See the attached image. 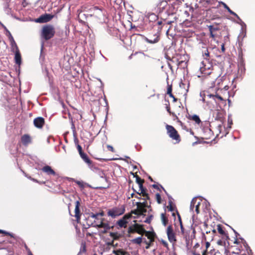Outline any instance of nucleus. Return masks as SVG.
Wrapping results in <instances>:
<instances>
[{
  "label": "nucleus",
  "instance_id": "f257e3e1",
  "mask_svg": "<svg viewBox=\"0 0 255 255\" xmlns=\"http://www.w3.org/2000/svg\"><path fill=\"white\" fill-rule=\"evenodd\" d=\"M104 213H94L93 227L101 229L102 233H106L110 229V226L108 222L103 218Z\"/></svg>",
  "mask_w": 255,
  "mask_h": 255
},
{
  "label": "nucleus",
  "instance_id": "f03ea898",
  "mask_svg": "<svg viewBox=\"0 0 255 255\" xmlns=\"http://www.w3.org/2000/svg\"><path fill=\"white\" fill-rule=\"evenodd\" d=\"M91 15L96 18L101 23L106 22L107 19L106 11L103 8L94 6L89 9Z\"/></svg>",
  "mask_w": 255,
  "mask_h": 255
},
{
  "label": "nucleus",
  "instance_id": "7ed1b4c3",
  "mask_svg": "<svg viewBox=\"0 0 255 255\" xmlns=\"http://www.w3.org/2000/svg\"><path fill=\"white\" fill-rule=\"evenodd\" d=\"M55 29L51 25L44 26L42 29L41 35L46 40L51 39L55 34Z\"/></svg>",
  "mask_w": 255,
  "mask_h": 255
},
{
  "label": "nucleus",
  "instance_id": "20e7f679",
  "mask_svg": "<svg viewBox=\"0 0 255 255\" xmlns=\"http://www.w3.org/2000/svg\"><path fill=\"white\" fill-rule=\"evenodd\" d=\"M212 65L208 62H202L200 66L201 74H203L205 76L213 74L214 73L212 72Z\"/></svg>",
  "mask_w": 255,
  "mask_h": 255
},
{
  "label": "nucleus",
  "instance_id": "39448f33",
  "mask_svg": "<svg viewBox=\"0 0 255 255\" xmlns=\"http://www.w3.org/2000/svg\"><path fill=\"white\" fill-rule=\"evenodd\" d=\"M221 92H222V90L218 89L215 94H209L207 95V96L210 98H212L217 104L222 103L226 104V101L220 94Z\"/></svg>",
  "mask_w": 255,
  "mask_h": 255
},
{
  "label": "nucleus",
  "instance_id": "423d86ee",
  "mask_svg": "<svg viewBox=\"0 0 255 255\" xmlns=\"http://www.w3.org/2000/svg\"><path fill=\"white\" fill-rule=\"evenodd\" d=\"M128 232L130 233L136 232L140 235H143L145 232V230L143 228V225L135 223L129 228Z\"/></svg>",
  "mask_w": 255,
  "mask_h": 255
},
{
  "label": "nucleus",
  "instance_id": "0eeeda50",
  "mask_svg": "<svg viewBox=\"0 0 255 255\" xmlns=\"http://www.w3.org/2000/svg\"><path fill=\"white\" fill-rule=\"evenodd\" d=\"M166 128L167 130V133L170 137L179 142L180 141L179 136L176 129L172 126L169 125H166Z\"/></svg>",
  "mask_w": 255,
  "mask_h": 255
},
{
  "label": "nucleus",
  "instance_id": "6e6552de",
  "mask_svg": "<svg viewBox=\"0 0 255 255\" xmlns=\"http://www.w3.org/2000/svg\"><path fill=\"white\" fill-rule=\"evenodd\" d=\"M80 155L83 160L88 165L89 168L91 170L95 171L97 169L93 161L89 158L86 153H84Z\"/></svg>",
  "mask_w": 255,
  "mask_h": 255
},
{
  "label": "nucleus",
  "instance_id": "1a4fd4ad",
  "mask_svg": "<svg viewBox=\"0 0 255 255\" xmlns=\"http://www.w3.org/2000/svg\"><path fill=\"white\" fill-rule=\"evenodd\" d=\"M166 233L168 237V239L169 241L172 243L173 244H175L176 242V239L175 237V234L173 231V230L171 226H169L166 230Z\"/></svg>",
  "mask_w": 255,
  "mask_h": 255
},
{
  "label": "nucleus",
  "instance_id": "9d476101",
  "mask_svg": "<svg viewBox=\"0 0 255 255\" xmlns=\"http://www.w3.org/2000/svg\"><path fill=\"white\" fill-rule=\"evenodd\" d=\"M200 201H198V198L196 197L194 198L191 202L190 210L191 211L193 212L194 208H195V211L197 214L199 213V207L200 204Z\"/></svg>",
  "mask_w": 255,
  "mask_h": 255
},
{
  "label": "nucleus",
  "instance_id": "9b49d317",
  "mask_svg": "<svg viewBox=\"0 0 255 255\" xmlns=\"http://www.w3.org/2000/svg\"><path fill=\"white\" fill-rule=\"evenodd\" d=\"M54 17L53 15L50 14H45L41 15L39 18L35 20L36 22L45 23L49 21Z\"/></svg>",
  "mask_w": 255,
  "mask_h": 255
},
{
  "label": "nucleus",
  "instance_id": "f8f14e48",
  "mask_svg": "<svg viewBox=\"0 0 255 255\" xmlns=\"http://www.w3.org/2000/svg\"><path fill=\"white\" fill-rule=\"evenodd\" d=\"M136 182L138 184L139 190L140 191V193H138L139 195H140V194H142V196L143 197H145L147 199L148 198V195L146 193L145 190L143 188V181L142 180L140 177L138 176L136 177Z\"/></svg>",
  "mask_w": 255,
  "mask_h": 255
},
{
  "label": "nucleus",
  "instance_id": "ddd939ff",
  "mask_svg": "<svg viewBox=\"0 0 255 255\" xmlns=\"http://www.w3.org/2000/svg\"><path fill=\"white\" fill-rule=\"evenodd\" d=\"M149 199V197L147 198V199ZM145 201L143 202H136V205L137 207V208H139L140 211H142L144 213L146 212V209L145 208H147L149 207L148 202L146 201L147 200V198L145 197H144L143 199Z\"/></svg>",
  "mask_w": 255,
  "mask_h": 255
},
{
  "label": "nucleus",
  "instance_id": "4468645a",
  "mask_svg": "<svg viewBox=\"0 0 255 255\" xmlns=\"http://www.w3.org/2000/svg\"><path fill=\"white\" fill-rule=\"evenodd\" d=\"M34 126L38 128H41L44 124V119L42 117H37L33 121Z\"/></svg>",
  "mask_w": 255,
  "mask_h": 255
},
{
  "label": "nucleus",
  "instance_id": "2eb2a0df",
  "mask_svg": "<svg viewBox=\"0 0 255 255\" xmlns=\"http://www.w3.org/2000/svg\"><path fill=\"white\" fill-rule=\"evenodd\" d=\"M80 202L79 201L76 202L75 208V217L76 218V221L78 223L79 222L80 220V211L79 209Z\"/></svg>",
  "mask_w": 255,
  "mask_h": 255
},
{
  "label": "nucleus",
  "instance_id": "dca6fc26",
  "mask_svg": "<svg viewBox=\"0 0 255 255\" xmlns=\"http://www.w3.org/2000/svg\"><path fill=\"white\" fill-rule=\"evenodd\" d=\"M93 219H94V213H92L89 214L88 217L86 219V224L87 227L85 226V228H88L91 226L93 227Z\"/></svg>",
  "mask_w": 255,
  "mask_h": 255
},
{
  "label": "nucleus",
  "instance_id": "f3484780",
  "mask_svg": "<svg viewBox=\"0 0 255 255\" xmlns=\"http://www.w3.org/2000/svg\"><path fill=\"white\" fill-rule=\"evenodd\" d=\"M144 40L148 43L154 44L158 42L159 40V35L155 34L154 35V38H148L147 37H144Z\"/></svg>",
  "mask_w": 255,
  "mask_h": 255
},
{
  "label": "nucleus",
  "instance_id": "a211bd4d",
  "mask_svg": "<svg viewBox=\"0 0 255 255\" xmlns=\"http://www.w3.org/2000/svg\"><path fill=\"white\" fill-rule=\"evenodd\" d=\"M42 170L46 173L47 175H55V172L51 168V167L48 165H46L42 168Z\"/></svg>",
  "mask_w": 255,
  "mask_h": 255
},
{
  "label": "nucleus",
  "instance_id": "6ab92c4d",
  "mask_svg": "<svg viewBox=\"0 0 255 255\" xmlns=\"http://www.w3.org/2000/svg\"><path fill=\"white\" fill-rule=\"evenodd\" d=\"M9 34L10 35V40L11 42V51L13 52L16 51L17 50H19L18 48L16 45V42H15L13 38L11 36V34L9 32Z\"/></svg>",
  "mask_w": 255,
  "mask_h": 255
},
{
  "label": "nucleus",
  "instance_id": "aec40b11",
  "mask_svg": "<svg viewBox=\"0 0 255 255\" xmlns=\"http://www.w3.org/2000/svg\"><path fill=\"white\" fill-rule=\"evenodd\" d=\"M15 56H14V61L16 64L19 66L21 64V57L20 52L19 50H17L15 51Z\"/></svg>",
  "mask_w": 255,
  "mask_h": 255
},
{
  "label": "nucleus",
  "instance_id": "412c9836",
  "mask_svg": "<svg viewBox=\"0 0 255 255\" xmlns=\"http://www.w3.org/2000/svg\"><path fill=\"white\" fill-rule=\"evenodd\" d=\"M21 142L24 145H27L31 142V138L29 135L24 134L21 137Z\"/></svg>",
  "mask_w": 255,
  "mask_h": 255
},
{
  "label": "nucleus",
  "instance_id": "4be33fe9",
  "mask_svg": "<svg viewBox=\"0 0 255 255\" xmlns=\"http://www.w3.org/2000/svg\"><path fill=\"white\" fill-rule=\"evenodd\" d=\"M126 218H128V217H127L126 216H125V217L122 219L119 220L117 222V224L118 226H119L120 227H126L127 226V224L128 223V222L126 221Z\"/></svg>",
  "mask_w": 255,
  "mask_h": 255
},
{
  "label": "nucleus",
  "instance_id": "5701e85b",
  "mask_svg": "<svg viewBox=\"0 0 255 255\" xmlns=\"http://www.w3.org/2000/svg\"><path fill=\"white\" fill-rule=\"evenodd\" d=\"M110 236L113 238V241L119 240L122 237L121 234L117 232H111Z\"/></svg>",
  "mask_w": 255,
  "mask_h": 255
},
{
  "label": "nucleus",
  "instance_id": "b1692460",
  "mask_svg": "<svg viewBox=\"0 0 255 255\" xmlns=\"http://www.w3.org/2000/svg\"><path fill=\"white\" fill-rule=\"evenodd\" d=\"M221 3L223 5L224 8H226L230 12V13L239 18L238 15L235 12L233 11L224 2H221Z\"/></svg>",
  "mask_w": 255,
  "mask_h": 255
},
{
  "label": "nucleus",
  "instance_id": "393cba45",
  "mask_svg": "<svg viewBox=\"0 0 255 255\" xmlns=\"http://www.w3.org/2000/svg\"><path fill=\"white\" fill-rule=\"evenodd\" d=\"M190 120H193L197 124H199L201 123V120L199 116L196 115L192 116L190 118Z\"/></svg>",
  "mask_w": 255,
  "mask_h": 255
},
{
  "label": "nucleus",
  "instance_id": "a878e982",
  "mask_svg": "<svg viewBox=\"0 0 255 255\" xmlns=\"http://www.w3.org/2000/svg\"><path fill=\"white\" fill-rule=\"evenodd\" d=\"M131 242L133 244H136L137 245H140L142 242V237H139L136 238H135L131 240Z\"/></svg>",
  "mask_w": 255,
  "mask_h": 255
},
{
  "label": "nucleus",
  "instance_id": "bb28decb",
  "mask_svg": "<svg viewBox=\"0 0 255 255\" xmlns=\"http://www.w3.org/2000/svg\"><path fill=\"white\" fill-rule=\"evenodd\" d=\"M132 213L134 215L138 216V215H143L144 213L143 212H142V211H140L139 208H137V209L136 210L132 211Z\"/></svg>",
  "mask_w": 255,
  "mask_h": 255
},
{
  "label": "nucleus",
  "instance_id": "cd10ccee",
  "mask_svg": "<svg viewBox=\"0 0 255 255\" xmlns=\"http://www.w3.org/2000/svg\"><path fill=\"white\" fill-rule=\"evenodd\" d=\"M208 28L209 29L210 32H214L215 31L219 30V28L217 26H214L213 25H209L208 26Z\"/></svg>",
  "mask_w": 255,
  "mask_h": 255
},
{
  "label": "nucleus",
  "instance_id": "c85d7f7f",
  "mask_svg": "<svg viewBox=\"0 0 255 255\" xmlns=\"http://www.w3.org/2000/svg\"><path fill=\"white\" fill-rule=\"evenodd\" d=\"M116 255H126L127 253L126 252L122 250H118L114 252Z\"/></svg>",
  "mask_w": 255,
  "mask_h": 255
},
{
  "label": "nucleus",
  "instance_id": "c756f323",
  "mask_svg": "<svg viewBox=\"0 0 255 255\" xmlns=\"http://www.w3.org/2000/svg\"><path fill=\"white\" fill-rule=\"evenodd\" d=\"M167 2L166 0H162L160 2L159 4V8L160 9H164L165 7L167 5Z\"/></svg>",
  "mask_w": 255,
  "mask_h": 255
},
{
  "label": "nucleus",
  "instance_id": "7c9ffc66",
  "mask_svg": "<svg viewBox=\"0 0 255 255\" xmlns=\"http://www.w3.org/2000/svg\"><path fill=\"white\" fill-rule=\"evenodd\" d=\"M108 216H111L113 218L116 217V216L117 215L115 211L114 210H109L108 212Z\"/></svg>",
  "mask_w": 255,
  "mask_h": 255
},
{
  "label": "nucleus",
  "instance_id": "2f4dec72",
  "mask_svg": "<svg viewBox=\"0 0 255 255\" xmlns=\"http://www.w3.org/2000/svg\"><path fill=\"white\" fill-rule=\"evenodd\" d=\"M161 220L162 224L164 226H166L167 222V219L165 217L164 215L163 214H161Z\"/></svg>",
  "mask_w": 255,
  "mask_h": 255
},
{
  "label": "nucleus",
  "instance_id": "473e14b6",
  "mask_svg": "<svg viewBox=\"0 0 255 255\" xmlns=\"http://www.w3.org/2000/svg\"><path fill=\"white\" fill-rule=\"evenodd\" d=\"M167 94L171 98H174V96L172 94V87L169 86L167 88Z\"/></svg>",
  "mask_w": 255,
  "mask_h": 255
},
{
  "label": "nucleus",
  "instance_id": "72a5a7b5",
  "mask_svg": "<svg viewBox=\"0 0 255 255\" xmlns=\"http://www.w3.org/2000/svg\"><path fill=\"white\" fill-rule=\"evenodd\" d=\"M218 232L221 234V235H224L225 234V232L224 231V230H223L222 228L221 227V226L220 225H218Z\"/></svg>",
  "mask_w": 255,
  "mask_h": 255
},
{
  "label": "nucleus",
  "instance_id": "f704fd0d",
  "mask_svg": "<svg viewBox=\"0 0 255 255\" xmlns=\"http://www.w3.org/2000/svg\"><path fill=\"white\" fill-rule=\"evenodd\" d=\"M2 0L4 1V8L5 9L8 8V6H9V3L11 1V0Z\"/></svg>",
  "mask_w": 255,
  "mask_h": 255
},
{
  "label": "nucleus",
  "instance_id": "c9c22d12",
  "mask_svg": "<svg viewBox=\"0 0 255 255\" xmlns=\"http://www.w3.org/2000/svg\"><path fill=\"white\" fill-rule=\"evenodd\" d=\"M144 234H145V236L149 239H151L152 237V234L149 232H147L145 230V232L144 233Z\"/></svg>",
  "mask_w": 255,
  "mask_h": 255
},
{
  "label": "nucleus",
  "instance_id": "e433bc0d",
  "mask_svg": "<svg viewBox=\"0 0 255 255\" xmlns=\"http://www.w3.org/2000/svg\"><path fill=\"white\" fill-rule=\"evenodd\" d=\"M0 233H2V234H4L5 235H8L11 236V237H13V235L11 233L7 232L2 230H0Z\"/></svg>",
  "mask_w": 255,
  "mask_h": 255
},
{
  "label": "nucleus",
  "instance_id": "4c0bfd02",
  "mask_svg": "<svg viewBox=\"0 0 255 255\" xmlns=\"http://www.w3.org/2000/svg\"><path fill=\"white\" fill-rule=\"evenodd\" d=\"M152 216H149L146 218V219L144 220V222L146 223H150L152 219Z\"/></svg>",
  "mask_w": 255,
  "mask_h": 255
},
{
  "label": "nucleus",
  "instance_id": "58836bf2",
  "mask_svg": "<svg viewBox=\"0 0 255 255\" xmlns=\"http://www.w3.org/2000/svg\"><path fill=\"white\" fill-rule=\"evenodd\" d=\"M156 198L158 203H161V197L158 193L156 194Z\"/></svg>",
  "mask_w": 255,
  "mask_h": 255
},
{
  "label": "nucleus",
  "instance_id": "ea45409f",
  "mask_svg": "<svg viewBox=\"0 0 255 255\" xmlns=\"http://www.w3.org/2000/svg\"><path fill=\"white\" fill-rule=\"evenodd\" d=\"M209 52L208 49H206L203 53V56H205L206 59H207L209 57Z\"/></svg>",
  "mask_w": 255,
  "mask_h": 255
},
{
  "label": "nucleus",
  "instance_id": "a19ab883",
  "mask_svg": "<svg viewBox=\"0 0 255 255\" xmlns=\"http://www.w3.org/2000/svg\"><path fill=\"white\" fill-rule=\"evenodd\" d=\"M77 148H78V151H79V153L80 155H81V154H82L84 153V152H83L82 151V147L80 145H79V144L78 145Z\"/></svg>",
  "mask_w": 255,
  "mask_h": 255
},
{
  "label": "nucleus",
  "instance_id": "79ce46f5",
  "mask_svg": "<svg viewBox=\"0 0 255 255\" xmlns=\"http://www.w3.org/2000/svg\"><path fill=\"white\" fill-rule=\"evenodd\" d=\"M200 96L201 97H202V101L203 102H205V94L204 92H201L200 94Z\"/></svg>",
  "mask_w": 255,
  "mask_h": 255
},
{
  "label": "nucleus",
  "instance_id": "37998d69",
  "mask_svg": "<svg viewBox=\"0 0 255 255\" xmlns=\"http://www.w3.org/2000/svg\"><path fill=\"white\" fill-rule=\"evenodd\" d=\"M167 208H169V210L170 211H173L174 210V208L171 205V202H169V206H168Z\"/></svg>",
  "mask_w": 255,
  "mask_h": 255
},
{
  "label": "nucleus",
  "instance_id": "c03bdc74",
  "mask_svg": "<svg viewBox=\"0 0 255 255\" xmlns=\"http://www.w3.org/2000/svg\"><path fill=\"white\" fill-rule=\"evenodd\" d=\"M114 242L113 240L112 241L107 242V245L109 246H114Z\"/></svg>",
  "mask_w": 255,
  "mask_h": 255
},
{
  "label": "nucleus",
  "instance_id": "a18cd8bd",
  "mask_svg": "<svg viewBox=\"0 0 255 255\" xmlns=\"http://www.w3.org/2000/svg\"><path fill=\"white\" fill-rule=\"evenodd\" d=\"M107 148L108 149L111 151L112 152H114V148L113 146H112L111 145H107Z\"/></svg>",
  "mask_w": 255,
  "mask_h": 255
},
{
  "label": "nucleus",
  "instance_id": "49530a36",
  "mask_svg": "<svg viewBox=\"0 0 255 255\" xmlns=\"http://www.w3.org/2000/svg\"><path fill=\"white\" fill-rule=\"evenodd\" d=\"M162 245L166 248H168V245L167 244V243L165 241H162Z\"/></svg>",
  "mask_w": 255,
  "mask_h": 255
},
{
  "label": "nucleus",
  "instance_id": "de8ad7c7",
  "mask_svg": "<svg viewBox=\"0 0 255 255\" xmlns=\"http://www.w3.org/2000/svg\"><path fill=\"white\" fill-rule=\"evenodd\" d=\"M247 250L249 255H252V250L250 249L249 247H248V249H247Z\"/></svg>",
  "mask_w": 255,
  "mask_h": 255
},
{
  "label": "nucleus",
  "instance_id": "09e8293b",
  "mask_svg": "<svg viewBox=\"0 0 255 255\" xmlns=\"http://www.w3.org/2000/svg\"><path fill=\"white\" fill-rule=\"evenodd\" d=\"M210 36H211L212 38L214 39V38H215V34L213 33V32H210Z\"/></svg>",
  "mask_w": 255,
  "mask_h": 255
},
{
  "label": "nucleus",
  "instance_id": "8fccbe9b",
  "mask_svg": "<svg viewBox=\"0 0 255 255\" xmlns=\"http://www.w3.org/2000/svg\"><path fill=\"white\" fill-rule=\"evenodd\" d=\"M166 108V110H167V112L170 113V108H169V105H167Z\"/></svg>",
  "mask_w": 255,
  "mask_h": 255
},
{
  "label": "nucleus",
  "instance_id": "3c124183",
  "mask_svg": "<svg viewBox=\"0 0 255 255\" xmlns=\"http://www.w3.org/2000/svg\"><path fill=\"white\" fill-rule=\"evenodd\" d=\"M225 50V47H224V44H223L222 45V52H224Z\"/></svg>",
  "mask_w": 255,
  "mask_h": 255
},
{
  "label": "nucleus",
  "instance_id": "603ef678",
  "mask_svg": "<svg viewBox=\"0 0 255 255\" xmlns=\"http://www.w3.org/2000/svg\"><path fill=\"white\" fill-rule=\"evenodd\" d=\"M32 180H33V181L34 182H38L37 180L35 179H33V178H30Z\"/></svg>",
  "mask_w": 255,
  "mask_h": 255
},
{
  "label": "nucleus",
  "instance_id": "864d4df0",
  "mask_svg": "<svg viewBox=\"0 0 255 255\" xmlns=\"http://www.w3.org/2000/svg\"><path fill=\"white\" fill-rule=\"evenodd\" d=\"M28 255H33L31 252L29 251Z\"/></svg>",
  "mask_w": 255,
  "mask_h": 255
},
{
  "label": "nucleus",
  "instance_id": "5fc2aeb1",
  "mask_svg": "<svg viewBox=\"0 0 255 255\" xmlns=\"http://www.w3.org/2000/svg\"><path fill=\"white\" fill-rule=\"evenodd\" d=\"M158 24L160 25L162 23V22L161 21H159L157 22Z\"/></svg>",
  "mask_w": 255,
  "mask_h": 255
},
{
  "label": "nucleus",
  "instance_id": "6e6d98bb",
  "mask_svg": "<svg viewBox=\"0 0 255 255\" xmlns=\"http://www.w3.org/2000/svg\"><path fill=\"white\" fill-rule=\"evenodd\" d=\"M173 99V101L175 102L177 101V99L174 97V98H172Z\"/></svg>",
  "mask_w": 255,
  "mask_h": 255
},
{
  "label": "nucleus",
  "instance_id": "4d7b16f0",
  "mask_svg": "<svg viewBox=\"0 0 255 255\" xmlns=\"http://www.w3.org/2000/svg\"><path fill=\"white\" fill-rule=\"evenodd\" d=\"M228 103H229V105H230V104H231V100H230V99H228Z\"/></svg>",
  "mask_w": 255,
  "mask_h": 255
},
{
  "label": "nucleus",
  "instance_id": "13d9d810",
  "mask_svg": "<svg viewBox=\"0 0 255 255\" xmlns=\"http://www.w3.org/2000/svg\"><path fill=\"white\" fill-rule=\"evenodd\" d=\"M153 187L154 188H157V186L156 185H153Z\"/></svg>",
  "mask_w": 255,
  "mask_h": 255
},
{
  "label": "nucleus",
  "instance_id": "bf43d9fd",
  "mask_svg": "<svg viewBox=\"0 0 255 255\" xmlns=\"http://www.w3.org/2000/svg\"><path fill=\"white\" fill-rule=\"evenodd\" d=\"M219 76V75H215V76H214V78H217Z\"/></svg>",
  "mask_w": 255,
  "mask_h": 255
},
{
  "label": "nucleus",
  "instance_id": "052dcab7",
  "mask_svg": "<svg viewBox=\"0 0 255 255\" xmlns=\"http://www.w3.org/2000/svg\"><path fill=\"white\" fill-rule=\"evenodd\" d=\"M202 255H206L205 251L204 252V253H203Z\"/></svg>",
  "mask_w": 255,
  "mask_h": 255
},
{
  "label": "nucleus",
  "instance_id": "680f3d73",
  "mask_svg": "<svg viewBox=\"0 0 255 255\" xmlns=\"http://www.w3.org/2000/svg\"><path fill=\"white\" fill-rule=\"evenodd\" d=\"M193 255H200V254H196V253H194Z\"/></svg>",
  "mask_w": 255,
  "mask_h": 255
},
{
  "label": "nucleus",
  "instance_id": "e2e57ef3",
  "mask_svg": "<svg viewBox=\"0 0 255 255\" xmlns=\"http://www.w3.org/2000/svg\"><path fill=\"white\" fill-rule=\"evenodd\" d=\"M8 8H9V7H8ZM4 9H5V11H6V10H7V11H8V10H7L8 8H6V9H5L4 7Z\"/></svg>",
  "mask_w": 255,
  "mask_h": 255
},
{
  "label": "nucleus",
  "instance_id": "0e129e2a",
  "mask_svg": "<svg viewBox=\"0 0 255 255\" xmlns=\"http://www.w3.org/2000/svg\"><path fill=\"white\" fill-rule=\"evenodd\" d=\"M43 44H42V46H41V51H42V49H43Z\"/></svg>",
  "mask_w": 255,
  "mask_h": 255
},
{
  "label": "nucleus",
  "instance_id": "69168bd1",
  "mask_svg": "<svg viewBox=\"0 0 255 255\" xmlns=\"http://www.w3.org/2000/svg\"><path fill=\"white\" fill-rule=\"evenodd\" d=\"M149 179H150V180H151V181H152V178H151V177H150V176H149Z\"/></svg>",
  "mask_w": 255,
  "mask_h": 255
},
{
  "label": "nucleus",
  "instance_id": "338daca9",
  "mask_svg": "<svg viewBox=\"0 0 255 255\" xmlns=\"http://www.w3.org/2000/svg\"><path fill=\"white\" fill-rule=\"evenodd\" d=\"M181 229H182L183 227H182V225L181 224Z\"/></svg>",
  "mask_w": 255,
  "mask_h": 255
},
{
  "label": "nucleus",
  "instance_id": "774afa93",
  "mask_svg": "<svg viewBox=\"0 0 255 255\" xmlns=\"http://www.w3.org/2000/svg\"><path fill=\"white\" fill-rule=\"evenodd\" d=\"M173 255H176L175 253H174V254H173Z\"/></svg>",
  "mask_w": 255,
  "mask_h": 255
}]
</instances>
